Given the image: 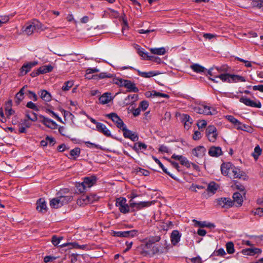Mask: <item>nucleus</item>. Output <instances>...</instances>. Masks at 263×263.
Returning <instances> with one entry per match:
<instances>
[{
  "instance_id": "nucleus-1",
  "label": "nucleus",
  "mask_w": 263,
  "mask_h": 263,
  "mask_svg": "<svg viewBox=\"0 0 263 263\" xmlns=\"http://www.w3.org/2000/svg\"><path fill=\"white\" fill-rule=\"evenodd\" d=\"M160 237L151 236L142 240L141 243L138 248L140 254L144 257H152V245L159 241Z\"/></svg>"
},
{
  "instance_id": "nucleus-2",
  "label": "nucleus",
  "mask_w": 263,
  "mask_h": 263,
  "mask_svg": "<svg viewBox=\"0 0 263 263\" xmlns=\"http://www.w3.org/2000/svg\"><path fill=\"white\" fill-rule=\"evenodd\" d=\"M113 83L120 87H125L128 92H138L139 91L136 84L130 80L116 78L113 79Z\"/></svg>"
},
{
  "instance_id": "nucleus-3",
  "label": "nucleus",
  "mask_w": 263,
  "mask_h": 263,
  "mask_svg": "<svg viewBox=\"0 0 263 263\" xmlns=\"http://www.w3.org/2000/svg\"><path fill=\"white\" fill-rule=\"evenodd\" d=\"M96 181L97 178L94 176L85 177L82 182L77 184V189L80 193H83L87 189L92 186L96 183Z\"/></svg>"
},
{
  "instance_id": "nucleus-4",
  "label": "nucleus",
  "mask_w": 263,
  "mask_h": 263,
  "mask_svg": "<svg viewBox=\"0 0 263 263\" xmlns=\"http://www.w3.org/2000/svg\"><path fill=\"white\" fill-rule=\"evenodd\" d=\"M194 110L197 113L205 115H215L218 112L214 107L204 104L196 105L194 107Z\"/></svg>"
},
{
  "instance_id": "nucleus-5",
  "label": "nucleus",
  "mask_w": 263,
  "mask_h": 263,
  "mask_svg": "<svg viewBox=\"0 0 263 263\" xmlns=\"http://www.w3.org/2000/svg\"><path fill=\"white\" fill-rule=\"evenodd\" d=\"M71 200V197L69 196L58 197L50 200V205L53 208L57 209L68 203Z\"/></svg>"
},
{
  "instance_id": "nucleus-6",
  "label": "nucleus",
  "mask_w": 263,
  "mask_h": 263,
  "mask_svg": "<svg viewBox=\"0 0 263 263\" xmlns=\"http://www.w3.org/2000/svg\"><path fill=\"white\" fill-rule=\"evenodd\" d=\"M41 24L37 21H33L26 23L22 28V33L27 35H31L34 30L39 29Z\"/></svg>"
},
{
  "instance_id": "nucleus-7",
  "label": "nucleus",
  "mask_w": 263,
  "mask_h": 263,
  "mask_svg": "<svg viewBox=\"0 0 263 263\" xmlns=\"http://www.w3.org/2000/svg\"><path fill=\"white\" fill-rule=\"evenodd\" d=\"M116 205L119 208V210L122 213H127L129 211V206L126 203V199L125 198L120 197L116 200Z\"/></svg>"
},
{
  "instance_id": "nucleus-8",
  "label": "nucleus",
  "mask_w": 263,
  "mask_h": 263,
  "mask_svg": "<svg viewBox=\"0 0 263 263\" xmlns=\"http://www.w3.org/2000/svg\"><path fill=\"white\" fill-rule=\"evenodd\" d=\"M216 128L213 125H209L206 129V135L211 142H214L217 138Z\"/></svg>"
},
{
  "instance_id": "nucleus-9",
  "label": "nucleus",
  "mask_w": 263,
  "mask_h": 263,
  "mask_svg": "<svg viewBox=\"0 0 263 263\" xmlns=\"http://www.w3.org/2000/svg\"><path fill=\"white\" fill-rule=\"evenodd\" d=\"M106 117L110 119L114 123H115L117 127L122 129L126 125L124 124L123 121L115 113H110L107 114Z\"/></svg>"
},
{
  "instance_id": "nucleus-10",
  "label": "nucleus",
  "mask_w": 263,
  "mask_h": 263,
  "mask_svg": "<svg viewBox=\"0 0 263 263\" xmlns=\"http://www.w3.org/2000/svg\"><path fill=\"white\" fill-rule=\"evenodd\" d=\"M240 101L248 106L258 108H260L261 107V103L259 101L254 102V101L251 100L247 97L241 98L240 99Z\"/></svg>"
},
{
  "instance_id": "nucleus-11",
  "label": "nucleus",
  "mask_w": 263,
  "mask_h": 263,
  "mask_svg": "<svg viewBox=\"0 0 263 263\" xmlns=\"http://www.w3.org/2000/svg\"><path fill=\"white\" fill-rule=\"evenodd\" d=\"M171 158L179 161L181 165L187 168L191 167V162H190L186 157L182 155H178L174 154L172 156Z\"/></svg>"
},
{
  "instance_id": "nucleus-12",
  "label": "nucleus",
  "mask_w": 263,
  "mask_h": 263,
  "mask_svg": "<svg viewBox=\"0 0 263 263\" xmlns=\"http://www.w3.org/2000/svg\"><path fill=\"white\" fill-rule=\"evenodd\" d=\"M130 206L135 208L137 210H139L143 208L149 206L151 205L152 202L149 201H141L139 202H135L134 201H129Z\"/></svg>"
},
{
  "instance_id": "nucleus-13",
  "label": "nucleus",
  "mask_w": 263,
  "mask_h": 263,
  "mask_svg": "<svg viewBox=\"0 0 263 263\" xmlns=\"http://www.w3.org/2000/svg\"><path fill=\"white\" fill-rule=\"evenodd\" d=\"M40 122L47 127L51 129H55L57 127V124L53 121L42 116H40Z\"/></svg>"
},
{
  "instance_id": "nucleus-14",
  "label": "nucleus",
  "mask_w": 263,
  "mask_h": 263,
  "mask_svg": "<svg viewBox=\"0 0 263 263\" xmlns=\"http://www.w3.org/2000/svg\"><path fill=\"white\" fill-rule=\"evenodd\" d=\"M37 62L33 61L32 62L24 64L20 69V75L24 76L29 72L31 69L37 64Z\"/></svg>"
},
{
  "instance_id": "nucleus-15",
  "label": "nucleus",
  "mask_w": 263,
  "mask_h": 263,
  "mask_svg": "<svg viewBox=\"0 0 263 263\" xmlns=\"http://www.w3.org/2000/svg\"><path fill=\"white\" fill-rule=\"evenodd\" d=\"M206 153V149L203 146H198L192 150V154L198 158H202Z\"/></svg>"
},
{
  "instance_id": "nucleus-16",
  "label": "nucleus",
  "mask_w": 263,
  "mask_h": 263,
  "mask_svg": "<svg viewBox=\"0 0 263 263\" xmlns=\"http://www.w3.org/2000/svg\"><path fill=\"white\" fill-rule=\"evenodd\" d=\"M233 166L234 165L230 162L222 163L221 166V173L225 176L230 177Z\"/></svg>"
},
{
  "instance_id": "nucleus-17",
  "label": "nucleus",
  "mask_w": 263,
  "mask_h": 263,
  "mask_svg": "<svg viewBox=\"0 0 263 263\" xmlns=\"http://www.w3.org/2000/svg\"><path fill=\"white\" fill-rule=\"evenodd\" d=\"M122 130L125 138H129L133 141H137L138 140V136L135 133L127 129L126 126H125Z\"/></svg>"
},
{
  "instance_id": "nucleus-18",
  "label": "nucleus",
  "mask_w": 263,
  "mask_h": 263,
  "mask_svg": "<svg viewBox=\"0 0 263 263\" xmlns=\"http://www.w3.org/2000/svg\"><path fill=\"white\" fill-rule=\"evenodd\" d=\"M217 204L222 208H229L233 205V202L229 198H221L217 199Z\"/></svg>"
},
{
  "instance_id": "nucleus-19",
  "label": "nucleus",
  "mask_w": 263,
  "mask_h": 263,
  "mask_svg": "<svg viewBox=\"0 0 263 263\" xmlns=\"http://www.w3.org/2000/svg\"><path fill=\"white\" fill-rule=\"evenodd\" d=\"M224 70L223 68L221 67H212L209 70L208 73L212 77H213L214 78H210V79L214 82L218 83V81L216 80L217 78H215V76H217V71L220 72Z\"/></svg>"
},
{
  "instance_id": "nucleus-20",
  "label": "nucleus",
  "mask_w": 263,
  "mask_h": 263,
  "mask_svg": "<svg viewBox=\"0 0 263 263\" xmlns=\"http://www.w3.org/2000/svg\"><path fill=\"white\" fill-rule=\"evenodd\" d=\"M222 154L221 149L218 146H212L209 151V154L212 157H218Z\"/></svg>"
},
{
  "instance_id": "nucleus-21",
  "label": "nucleus",
  "mask_w": 263,
  "mask_h": 263,
  "mask_svg": "<svg viewBox=\"0 0 263 263\" xmlns=\"http://www.w3.org/2000/svg\"><path fill=\"white\" fill-rule=\"evenodd\" d=\"M97 129L99 132L103 133L106 136L109 137L111 136L110 130L103 123H98Z\"/></svg>"
},
{
  "instance_id": "nucleus-22",
  "label": "nucleus",
  "mask_w": 263,
  "mask_h": 263,
  "mask_svg": "<svg viewBox=\"0 0 263 263\" xmlns=\"http://www.w3.org/2000/svg\"><path fill=\"white\" fill-rule=\"evenodd\" d=\"M36 209L40 212H45L47 210V206L44 199L41 198L36 202Z\"/></svg>"
},
{
  "instance_id": "nucleus-23",
  "label": "nucleus",
  "mask_w": 263,
  "mask_h": 263,
  "mask_svg": "<svg viewBox=\"0 0 263 263\" xmlns=\"http://www.w3.org/2000/svg\"><path fill=\"white\" fill-rule=\"evenodd\" d=\"M261 252V250L256 248H251L243 249L242 251L243 254L246 255H254L256 254H259Z\"/></svg>"
},
{
  "instance_id": "nucleus-24",
  "label": "nucleus",
  "mask_w": 263,
  "mask_h": 263,
  "mask_svg": "<svg viewBox=\"0 0 263 263\" xmlns=\"http://www.w3.org/2000/svg\"><path fill=\"white\" fill-rule=\"evenodd\" d=\"M138 74L143 78H149L159 74L160 73L156 71H149L148 72H143L139 70H137Z\"/></svg>"
},
{
  "instance_id": "nucleus-25",
  "label": "nucleus",
  "mask_w": 263,
  "mask_h": 263,
  "mask_svg": "<svg viewBox=\"0 0 263 263\" xmlns=\"http://www.w3.org/2000/svg\"><path fill=\"white\" fill-rule=\"evenodd\" d=\"M100 103L102 104H105L112 100L111 93L108 92H105L103 93L99 99Z\"/></svg>"
},
{
  "instance_id": "nucleus-26",
  "label": "nucleus",
  "mask_w": 263,
  "mask_h": 263,
  "mask_svg": "<svg viewBox=\"0 0 263 263\" xmlns=\"http://www.w3.org/2000/svg\"><path fill=\"white\" fill-rule=\"evenodd\" d=\"M180 237L181 235L178 231H173L171 236L172 243L174 245H176L180 241Z\"/></svg>"
},
{
  "instance_id": "nucleus-27",
  "label": "nucleus",
  "mask_w": 263,
  "mask_h": 263,
  "mask_svg": "<svg viewBox=\"0 0 263 263\" xmlns=\"http://www.w3.org/2000/svg\"><path fill=\"white\" fill-rule=\"evenodd\" d=\"M138 99V96L137 95H128L124 101V103L125 105L132 104Z\"/></svg>"
},
{
  "instance_id": "nucleus-28",
  "label": "nucleus",
  "mask_w": 263,
  "mask_h": 263,
  "mask_svg": "<svg viewBox=\"0 0 263 263\" xmlns=\"http://www.w3.org/2000/svg\"><path fill=\"white\" fill-rule=\"evenodd\" d=\"M149 50L152 54L159 55H164L166 53V50L164 47L151 48Z\"/></svg>"
},
{
  "instance_id": "nucleus-29",
  "label": "nucleus",
  "mask_w": 263,
  "mask_h": 263,
  "mask_svg": "<svg viewBox=\"0 0 263 263\" xmlns=\"http://www.w3.org/2000/svg\"><path fill=\"white\" fill-rule=\"evenodd\" d=\"M193 222H194L195 226H198L201 228L203 227H209V228H212L214 227V225L212 223L207 222L206 221H198L197 220L194 219L193 220Z\"/></svg>"
},
{
  "instance_id": "nucleus-30",
  "label": "nucleus",
  "mask_w": 263,
  "mask_h": 263,
  "mask_svg": "<svg viewBox=\"0 0 263 263\" xmlns=\"http://www.w3.org/2000/svg\"><path fill=\"white\" fill-rule=\"evenodd\" d=\"M39 95L42 99L46 102H49L51 100L50 93L45 90H41Z\"/></svg>"
},
{
  "instance_id": "nucleus-31",
  "label": "nucleus",
  "mask_w": 263,
  "mask_h": 263,
  "mask_svg": "<svg viewBox=\"0 0 263 263\" xmlns=\"http://www.w3.org/2000/svg\"><path fill=\"white\" fill-rule=\"evenodd\" d=\"M241 176V172L240 169L235 167L234 165L232 168V173H231L230 177L233 178H240Z\"/></svg>"
},
{
  "instance_id": "nucleus-32",
  "label": "nucleus",
  "mask_w": 263,
  "mask_h": 263,
  "mask_svg": "<svg viewBox=\"0 0 263 263\" xmlns=\"http://www.w3.org/2000/svg\"><path fill=\"white\" fill-rule=\"evenodd\" d=\"M38 69L40 74H44L51 72L53 70V67L51 65H44L40 67Z\"/></svg>"
},
{
  "instance_id": "nucleus-33",
  "label": "nucleus",
  "mask_w": 263,
  "mask_h": 263,
  "mask_svg": "<svg viewBox=\"0 0 263 263\" xmlns=\"http://www.w3.org/2000/svg\"><path fill=\"white\" fill-rule=\"evenodd\" d=\"M164 249L160 245H156L152 247V257L156 254H161L164 252Z\"/></svg>"
},
{
  "instance_id": "nucleus-34",
  "label": "nucleus",
  "mask_w": 263,
  "mask_h": 263,
  "mask_svg": "<svg viewBox=\"0 0 263 263\" xmlns=\"http://www.w3.org/2000/svg\"><path fill=\"white\" fill-rule=\"evenodd\" d=\"M77 203L80 206H83L89 204L87 195H82L79 199H77Z\"/></svg>"
},
{
  "instance_id": "nucleus-35",
  "label": "nucleus",
  "mask_w": 263,
  "mask_h": 263,
  "mask_svg": "<svg viewBox=\"0 0 263 263\" xmlns=\"http://www.w3.org/2000/svg\"><path fill=\"white\" fill-rule=\"evenodd\" d=\"M215 78H218L220 80H222V81L224 82H229L231 83V74H228V73H223V74H220L217 76H215Z\"/></svg>"
},
{
  "instance_id": "nucleus-36",
  "label": "nucleus",
  "mask_w": 263,
  "mask_h": 263,
  "mask_svg": "<svg viewBox=\"0 0 263 263\" xmlns=\"http://www.w3.org/2000/svg\"><path fill=\"white\" fill-rule=\"evenodd\" d=\"M242 195V193L236 192L233 195L234 201L239 205H241L243 202Z\"/></svg>"
},
{
  "instance_id": "nucleus-37",
  "label": "nucleus",
  "mask_w": 263,
  "mask_h": 263,
  "mask_svg": "<svg viewBox=\"0 0 263 263\" xmlns=\"http://www.w3.org/2000/svg\"><path fill=\"white\" fill-rule=\"evenodd\" d=\"M236 128L237 129L242 130L243 131L247 132L248 133H251L252 131V129L250 126L245 124H243L240 122H239V124H237Z\"/></svg>"
},
{
  "instance_id": "nucleus-38",
  "label": "nucleus",
  "mask_w": 263,
  "mask_h": 263,
  "mask_svg": "<svg viewBox=\"0 0 263 263\" xmlns=\"http://www.w3.org/2000/svg\"><path fill=\"white\" fill-rule=\"evenodd\" d=\"M231 83L246 82V81L245 77L239 75L231 74Z\"/></svg>"
},
{
  "instance_id": "nucleus-39",
  "label": "nucleus",
  "mask_w": 263,
  "mask_h": 263,
  "mask_svg": "<svg viewBox=\"0 0 263 263\" xmlns=\"http://www.w3.org/2000/svg\"><path fill=\"white\" fill-rule=\"evenodd\" d=\"M112 75L110 73H107L106 72H101L99 74L93 75L92 78L93 79H101L107 78H111Z\"/></svg>"
},
{
  "instance_id": "nucleus-40",
  "label": "nucleus",
  "mask_w": 263,
  "mask_h": 263,
  "mask_svg": "<svg viewBox=\"0 0 263 263\" xmlns=\"http://www.w3.org/2000/svg\"><path fill=\"white\" fill-rule=\"evenodd\" d=\"M153 160L160 166V167L162 169V170L166 174H167L170 176H171L172 178L176 179L175 177L173 176L172 174H170L169 172L167 171V170L164 167L160 161L157 159L156 157L153 156L152 157Z\"/></svg>"
},
{
  "instance_id": "nucleus-41",
  "label": "nucleus",
  "mask_w": 263,
  "mask_h": 263,
  "mask_svg": "<svg viewBox=\"0 0 263 263\" xmlns=\"http://www.w3.org/2000/svg\"><path fill=\"white\" fill-rule=\"evenodd\" d=\"M176 116L179 117L180 121L184 124L187 121L191 119L190 116L187 114H176Z\"/></svg>"
},
{
  "instance_id": "nucleus-42",
  "label": "nucleus",
  "mask_w": 263,
  "mask_h": 263,
  "mask_svg": "<svg viewBox=\"0 0 263 263\" xmlns=\"http://www.w3.org/2000/svg\"><path fill=\"white\" fill-rule=\"evenodd\" d=\"M147 148V145L142 142H137L135 143L133 148L136 152L139 151L140 149H146Z\"/></svg>"
},
{
  "instance_id": "nucleus-43",
  "label": "nucleus",
  "mask_w": 263,
  "mask_h": 263,
  "mask_svg": "<svg viewBox=\"0 0 263 263\" xmlns=\"http://www.w3.org/2000/svg\"><path fill=\"white\" fill-rule=\"evenodd\" d=\"M99 71H100L99 69L97 68H88L86 71L85 77L86 79H92V77H90L89 76V74H91V73H93L98 72Z\"/></svg>"
},
{
  "instance_id": "nucleus-44",
  "label": "nucleus",
  "mask_w": 263,
  "mask_h": 263,
  "mask_svg": "<svg viewBox=\"0 0 263 263\" xmlns=\"http://www.w3.org/2000/svg\"><path fill=\"white\" fill-rule=\"evenodd\" d=\"M218 185L215 182H212L210 183L208 186V191L214 194L216 191L218 189Z\"/></svg>"
},
{
  "instance_id": "nucleus-45",
  "label": "nucleus",
  "mask_w": 263,
  "mask_h": 263,
  "mask_svg": "<svg viewBox=\"0 0 263 263\" xmlns=\"http://www.w3.org/2000/svg\"><path fill=\"white\" fill-rule=\"evenodd\" d=\"M261 149L258 145L255 146L252 155L255 160H257L258 156L261 154Z\"/></svg>"
},
{
  "instance_id": "nucleus-46",
  "label": "nucleus",
  "mask_w": 263,
  "mask_h": 263,
  "mask_svg": "<svg viewBox=\"0 0 263 263\" xmlns=\"http://www.w3.org/2000/svg\"><path fill=\"white\" fill-rule=\"evenodd\" d=\"M125 237H134L137 236L138 235L137 230H133L130 231H125Z\"/></svg>"
},
{
  "instance_id": "nucleus-47",
  "label": "nucleus",
  "mask_w": 263,
  "mask_h": 263,
  "mask_svg": "<svg viewBox=\"0 0 263 263\" xmlns=\"http://www.w3.org/2000/svg\"><path fill=\"white\" fill-rule=\"evenodd\" d=\"M85 144L87 147L90 148H97V149H102L101 146H100L98 144H96L93 143H91L89 141L85 142Z\"/></svg>"
},
{
  "instance_id": "nucleus-48",
  "label": "nucleus",
  "mask_w": 263,
  "mask_h": 263,
  "mask_svg": "<svg viewBox=\"0 0 263 263\" xmlns=\"http://www.w3.org/2000/svg\"><path fill=\"white\" fill-rule=\"evenodd\" d=\"M191 68L196 72H203L204 68L198 64H194L191 66Z\"/></svg>"
},
{
  "instance_id": "nucleus-49",
  "label": "nucleus",
  "mask_w": 263,
  "mask_h": 263,
  "mask_svg": "<svg viewBox=\"0 0 263 263\" xmlns=\"http://www.w3.org/2000/svg\"><path fill=\"white\" fill-rule=\"evenodd\" d=\"M227 251L229 254H233L234 253V244L232 242H228L226 245Z\"/></svg>"
},
{
  "instance_id": "nucleus-50",
  "label": "nucleus",
  "mask_w": 263,
  "mask_h": 263,
  "mask_svg": "<svg viewBox=\"0 0 263 263\" xmlns=\"http://www.w3.org/2000/svg\"><path fill=\"white\" fill-rule=\"evenodd\" d=\"M80 154V149L79 148H75L70 151V155L71 158H76L79 156Z\"/></svg>"
},
{
  "instance_id": "nucleus-51",
  "label": "nucleus",
  "mask_w": 263,
  "mask_h": 263,
  "mask_svg": "<svg viewBox=\"0 0 263 263\" xmlns=\"http://www.w3.org/2000/svg\"><path fill=\"white\" fill-rule=\"evenodd\" d=\"M87 198L89 204L97 201L99 199V197L97 196L96 194H90L89 195H87Z\"/></svg>"
},
{
  "instance_id": "nucleus-52",
  "label": "nucleus",
  "mask_w": 263,
  "mask_h": 263,
  "mask_svg": "<svg viewBox=\"0 0 263 263\" xmlns=\"http://www.w3.org/2000/svg\"><path fill=\"white\" fill-rule=\"evenodd\" d=\"M138 53L139 55L143 57V58H148L149 59L151 58V56H149L147 52H145L143 48H139L138 49Z\"/></svg>"
},
{
  "instance_id": "nucleus-53",
  "label": "nucleus",
  "mask_w": 263,
  "mask_h": 263,
  "mask_svg": "<svg viewBox=\"0 0 263 263\" xmlns=\"http://www.w3.org/2000/svg\"><path fill=\"white\" fill-rule=\"evenodd\" d=\"M226 118L230 122H231L232 123H233L235 127H236V126L238 124H239V121L236 119V118H235L233 116H227L226 117Z\"/></svg>"
},
{
  "instance_id": "nucleus-54",
  "label": "nucleus",
  "mask_w": 263,
  "mask_h": 263,
  "mask_svg": "<svg viewBox=\"0 0 263 263\" xmlns=\"http://www.w3.org/2000/svg\"><path fill=\"white\" fill-rule=\"evenodd\" d=\"M73 83L72 81L66 82L63 86L62 89L64 91L68 90L73 85Z\"/></svg>"
},
{
  "instance_id": "nucleus-55",
  "label": "nucleus",
  "mask_w": 263,
  "mask_h": 263,
  "mask_svg": "<svg viewBox=\"0 0 263 263\" xmlns=\"http://www.w3.org/2000/svg\"><path fill=\"white\" fill-rule=\"evenodd\" d=\"M26 107L35 111L39 110V108L36 104L32 102H28L26 104Z\"/></svg>"
},
{
  "instance_id": "nucleus-56",
  "label": "nucleus",
  "mask_w": 263,
  "mask_h": 263,
  "mask_svg": "<svg viewBox=\"0 0 263 263\" xmlns=\"http://www.w3.org/2000/svg\"><path fill=\"white\" fill-rule=\"evenodd\" d=\"M9 20V17L8 16H0V27L4 24L7 23Z\"/></svg>"
},
{
  "instance_id": "nucleus-57",
  "label": "nucleus",
  "mask_w": 263,
  "mask_h": 263,
  "mask_svg": "<svg viewBox=\"0 0 263 263\" xmlns=\"http://www.w3.org/2000/svg\"><path fill=\"white\" fill-rule=\"evenodd\" d=\"M108 13L110 15L115 18L118 17L119 16L118 12L112 9H109L108 10Z\"/></svg>"
},
{
  "instance_id": "nucleus-58",
  "label": "nucleus",
  "mask_w": 263,
  "mask_h": 263,
  "mask_svg": "<svg viewBox=\"0 0 263 263\" xmlns=\"http://www.w3.org/2000/svg\"><path fill=\"white\" fill-rule=\"evenodd\" d=\"M112 235L116 237H125V231H114Z\"/></svg>"
},
{
  "instance_id": "nucleus-59",
  "label": "nucleus",
  "mask_w": 263,
  "mask_h": 263,
  "mask_svg": "<svg viewBox=\"0 0 263 263\" xmlns=\"http://www.w3.org/2000/svg\"><path fill=\"white\" fill-rule=\"evenodd\" d=\"M62 239V237H57L55 236H53L52 238V242L54 246H56L60 243Z\"/></svg>"
},
{
  "instance_id": "nucleus-60",
  "label": "nucleus",
  "mask_w": 263,
  "mask_h": 263,
  "mask_svg": "<svg viewBox=\"0 0 263 263\" xmlns=\"http://www.w3.org/2000/svg\"><path fill=\"white\" fill-rule=\"evenodd\" d=\"M148 106V103L146 101H142L139 105V108H141L143 111L145 110Z\"/></svg>"
},
{
  "instance_id": "nucleus-61",
  "label": "nucleus",
  "mask_w": 263,
  "mask_h": 263,
  "mask_svg": "<svg viewBox=\"0 0 263 263\" xmlns=\"http://www.w3.org/2000/svg\"><path fill=\"white\" fill-rule=\"evenodd\" d=\"M28 98L33 100L34 101L37 100V97L36 95L33 91H28Z\"/></svg>"
},
{
  "instance_id": "nucleus-62",
  "label": "nucleus",
  "mask_w": 263,
  "mask_h": 263,
  "mask_svg": "<svg viewBox=\"0 0 263 263\" xmlns=\"http://www.w3.org/2000/svg\"><path fill=\"white\" fill-rule=\"evenodd\" d=\"M254 215H258L260 217L263 216V208H257L255 211L253 212Z\"/></svg>"
},
{
  "instance_id": "nucleus-63",
  "label": "nucleus",
  "mask_w": 263,
  "mask_h": 263,
  "mask_svg": "<svg viewBox=\"0 0 263 263\" xmlns=\"http://www.w3.org/2000/svg\"><path fill=\"white\" fill-rule=\"evenodd\" d=\"M206 121L204 120H199L197 123V126L199 128H203L206 125Z\"/></svg>"
},
{
  "instance_id": "nucleus-64",
  "label": "nucleus",
  "mask_w": 263,
  "mask_h": 263,
  "mask_svg": "<svg viewBox=\"0 0 263 263\" xmlns=\"http://www.w3.org/2000/svg\"><path fill=\"white\" fill-rule=\"evenodd\" d=\"M254 5L258 8H263V0H257L254 3Z\"/></svg>"
}]
</instances>
